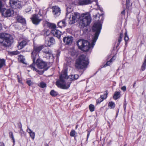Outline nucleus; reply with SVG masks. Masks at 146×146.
<instances>
[{"label":"nucleus","mask_w":146,"mask_h":146,"mask_svg":"<svg viewBox=\"0 0 146 146\" xmlns=\"http://www.w3.org/2000/svg\"><path fill=\"white\" fill-rule=\"evenodd\" d=\"M40 86L42 88L45 87L46 86V84L44 82H42L40 84Z\"/></svg>","instance_id":"obj_39"},{"label":"nucleus","mask_w":146,"mask_h":146,"mask_svg":"<svg viewBox=\"0 0 146 146\" xmlns=\"http://www.w3.org/2000/svg\"><path fill=\"white\" fill-rule=\"evenodd\" d=\"M102 24L99 22L95 23L92 27V31L95 32L94 35L92 37V40L91 44L87 41L80 39L78 40L77 44L79 48L84 52H87L91 48H93L98 38L102 29Z\"/></svg>","instance_id":"obj_1"},{"label":"nucleus","mask_w":146,"mask_h":146,"mask_svg":"<svg viewBox=\"0 0 146 146\" xmlns=\"http://www.w3.org/2000/svg\"><path fill=\"white\" fill-rule=\"evenodd\" d=\"M31 9V7H28L25 10V12L26 13H27L30 11Z\"/></svg>","instance_id":"obj_40"},{"label":"nucleus","mask_w":146,"mask_h":146,"mask_svg":"<svg viewBox=\"0 0 146 146\" xmlns=\"http://www.w3.org/2000/svg\"><path fill=\"white\" fill-rule=\"evenodd\" d=\"M89 108L90 111L91 112H92L94 110V106L92 104H90L89 106Z\"/></svg>","instance_id":"obj_35"},{"label":"nucleus","mask_w":146,"mask_h":146,"mask_svg":"<svg viewBox=\"0 0 146 146\" xmlns=\"http://www.w3.org/2000/svg\"><path fill=\"white\" fill-rule=\"evenodd\" d=\"M50 33L49 31H47L45 33H44L45 35H46L47 36Z\"/></svg>","instance_id":"obj_46"},{"label":"nucleus","mask_w":146,"mask_h":146,"mask_svg":"<svg viewBox=\"0 0 146 146\" xmlns=\"http://www.w3.org/2000/svg\"><path fill=\"white\" fill-rule=\"evenodd\" d=\"M1 13L5 17H9L13 15L14 12L11 9H5Z\"/></svg>","instance_id":"obj_9"},{"label":"nucleus","mask_w":146,"mask_h":146,"mask_svg":"<svg viewBox=\"0 0 146 146\" xmlns=\"http://www.w3.org/2000/svg\"><path fill=\"white\" fill-rule=\"evenodd\" d=\"M126 87L125 86H123L121 88V89L123 92H125L126 90Z\"/></svg>","instance_id":"obj_43"},{"label":"nucleus","mask_w":146,"mask_h":146,"mask_svg":"<svg viewBox=\"0 0 146 146\" xmlns=\"http://www.w3.org/2000/svg\"><path fill=\"white\" fill-rule=\"evenodd\" d=\"M44 45H41L39 46H34L33 50L31 53V57L33 60L32 64L29 67L33 70L38 72V70L35 67V60L38 57V53L43 48Z\"/></svg>","instance_id":"obj_3"},{"label":"nucleus","mask_w":146,"mask_h":146,"mask_svg":"<svg viewBox=\"0 0 146 146\" xmlns=\"http://www.w3.org/2000/svg\"><path fill=\"white\" fill-rule=\"evenodd\" d=\"M18 81L19 82H20L21 81L20 80H19V79H18Z\"/></svg>","instance_id":"obj_59"},{"label":"nucleus","mask_w":146,"mask_h":146,"mask_svg":"<svg viewBox=\"0 0 146 146\" xmlns=\"http://www.w3.org/2000/svg\"><path fill=\"white\" fill-rule=\"evenodd\" d=\"M72 19L69 22L70 24H72L76 22L80 17V14L77 12L72 13Z\"/></svg>","instance_id":"obj_8"},{"label":"nucleus","mask_w":146,"mask_h":146,"mask_svg":"<svg viewBox=\"0 0 146 146\" xmlns=\"http://www.w3.org/2000/svg\"><path fill=\"white\" fill-rule=\"evenodd\" d=\"M91 18L89 13H86L81 14L79 21V27L80 28L85 27L90 23Z\"/></svg>","instance_id":"obj_4"},{"label":"nucleus","mask_w":146,"mask_h":146,"mask_svg":"<svg viewBox=\"0 0 146 146\" xmlns=\"http://www.w3.org/2000/svg\"><path fill=\"white\" fill-rule=\"evenodd\" d=\"M52 12L55 17L59 16L61 13L60 8L57 6H54L52 7Z\"/></svg>","instance_id":"obj_11"},{"label":"nucleus","mask_w":146,"mask_h":146,"mask_svg":"<svg viewBox=\"0 0 146 146\" xmlns=\"http://www.w3.org/2000/svg\"><path fill=\"white\" fill-rule=\"evenodd\" d=\"M101 100L100 99L99 101H100Z\"/></svg>","instance_id":"obj_62"},{"label":"nucleus","mask_w":146,"mask_h":146,"mask_svg":"<svg viewBox=\"0 0 146 146\" xmlns=\"http://www.w3.org/2000/svg\"><path fill=\"white\" fill-rule=\"evenodd\" d=\"M67 13L66 14V16H67L72 11V9L70 7H67L66 8Z\"/></svg>","instance_id":"obj_31"},{"label":"nucleus","mask_w":146,"mask_h":146,"mask_svg":"<svg viewBox=\"0 0 146 146\" xmlns=\"http://www.w3.org/2000/svg\"><path fill=\"white\" fill-rule=\"evenodd\" d=\"M16 18L17 21L19 22L22 23L23 24H26V22L25 19L24 18H23L22 17L19 15H18L17 16Z\"/></svg>","instance_id":"obj_19"},{"label":"nucleus","mask_w":146,"mask_h":146,"mask_svg":"<svg viewBox=\"0 0 146 146\" xmlns=\"http://www.w3.org/2000/svg\"><path fill=\"white\" fill-rule=\"evenodd\" d=\"M45 146H48V145L47 144V143H46L45 144Z\"/></svg>","instance_id":"obj_56"},{"label":"nucleus","mask_w":146,"mask_h":146,"mask_svg":"<svg viewBox=\"0 0 146 146\" xmlns=\"http://www.w3.org/2000/svg\"><path fill=\"white\" fill-rule=\"evenodd\" d=\"M2 28V25L0 23V30H1Z\"/></svg>","instance_id":"obj_53"},{"label":"nucleus","mask_w":146,"mask_h":146,"mask_svg":"<svg viewBox=\"0 0 146 146\" xmlns=\"http://www.w3.org/2000/svg\"><path fill=\"white\" fill-rule=\"evenodd\" d=\"M70 18H71V17H69V19H70Z\"/></svg>","instance_id":"obj_60"},{"label":"nucleus","mask_w":146,"mask_h":146,"mask_svg":"<svg viewBox=\"0 0 146 146\" xmlns=\"http://www.w3.org/2000/svg\"><path fill=\"white\" fill-rule=\"evenodd\" d=\"M27 83L29 86H30L32 85V82L31 80H29L27 81Z\"/></svg>","instance_id":"obj_42"},{"label":"nucleus","mask_w":146,"mask_h":146,"mask_svg":"<svg viewBox=\"0 0 146 146\" xmlns=\"http://www.w3.org/2000/svg\"><path fill=\"white\" fill-rule=\"evenodd\" d=\"M120 92H115L113 96V98L114 99L116 100L118 99L120 97Z\"/></svg>","instance_id":"obj_27"},{"label":"nucleus","mask_w":146,"mask_h":146,"mask_svg":"<svg viewBox=\"0 0 146 146\" xmlns=\"http://www.w3.org/2000/svg\"><path fill=\"white\" fill-rule=\"evenodd\" d=\"M130 0H126V5L127 8L129 7V5Z\"/></svg>","instance_id":"obj_41"},{"label":"nucleus","mask_w":146,"mask_h":146,"mask_svg":"<svg viewBox=\"0 0 146 146\" xmlns=\"http://www.w3.org/2000/svg\"><path fill=\"white\" fill-rule=\"evenodd\" d=\"M50 94L52 96L55 97L58 95V93L54 90H52L50 91Z\"/></svg>","instance_id":"obj_32"},{"label":"nucleus","mask_w":146,"mask_h":146,"mask_svg":"<svg viewBox=\"0 0 146 146\" xmlns=\"http://www.w3.org/2000/svg\"><path fill=\"white\" fill-rule=\"evenodd\" d=\"M77 133L74 130H72L71 131L70 135L71 137H76Z\"/></svg>","instance_id":"obj_29"},{"label":"nucleus","mask_w":146,"mask_h":146,"mask_svg":"<svg viewBox=\"0 0 146 146\" xmlns=\"http://www.w3.org/2000/svg\"><path fill=\"white\" fill-rule=\"evenodd\" d=\"M11 53L13 55H16L19 54L20 52L17 50H16L11 52Z\"/></svg>","instance_id":"obj_38"},{"label":"nucleus","mask_w":146,"mask_h":146,"mask_svg":"<svg viewBox=\"0 0 146 146\" xmlns=\"http://www.w3.org/2000/svg\"><path fill=\"white\" fill-rule=\"evenodd\" d=\"M27 41L25 40H23L20 42H19L18 43L17 47L19 49H22L27 45Z\"/></svg>","instance_id":"obj_15"},{"label":"nucleus","mask_w":146,"mask_h":146,"mask_svg":"<svg viewBox=\"0 0 146 146\" xmlns=\"http://www.w3.org/2000/svg\"><path fill=\"white\" fill-rule=\"evenodd\" d=\"M19 133L21 136H24L25 135V132L23 131L22 128L20 129Z\"/></svg>","instance_id":"obj_36"},{"label":"nucleus","mask_w":146,"mask_h":146,"mask_svg":"<svg viewBox=\"0 0 146 146\" xmlns=\"http://www.w3.org/2000/svg\"><path fill=\"white\" fill-rule=\"evenodd\" d=\"M126 105H127V103L125 102L124 103V104H123V108H124V110L125 111L126 110Z\"/></svg>","instance_id":"obj_45"},{"label":"nucleus","mask_w":146,"mask_h":146,"mask_svg":"<svg viewBox=\"0 0 146 146\" xmlns=\"http://www.w3.org/2000/svg\"><path fill=\"white\" fill-rule=\"evenodd\" d=\"M4 2L3 0H0V12L1 13L5 8H4Z\"/></svg>","instance_id":"obj_23"},{"label":"nucleus","mask_w":146,"mask_h":146,"mask_svg":"<svg viewBox=\"0 0 146 146\" xmlns=\"http://www.w3.org/2000/svg\"><path fill=\"white\" fill-rule=\"evenodd\" d=\"M13 42L11 38L6 36L3 33L0 34V43L3 46H10Z\"/></svg>","instance_id":"obj_5"},{"label":"nucleus","mask_w":146,"mask_h":146,"mask_svg":"<svg viewBox=\"0 0 146 146\" xmlns=\"http://www.w3.org/2000/svg\"><path fill=\"white\" fill-rule=\"evenodd\" d=\"M66 25L65 20L63 19L60 21L58 23V26L59 27L62 28V27H65Z\"/></svg>","instance_id":"obj_18"},{"label":"nucleus","mask_w":146,"mask_h":146,"mask_svg":"<svg viewBox=\"0 0 146 146\" xmlns=\"http://www.w3.org/2000/svg\"><path fill=\"white\" fill-rule=\"evenodd\" d=\"M77 126H76V128H77Z\"/></svg>","instance_id":"obj_61"},{"label":"nucleus","mask_w":146,"mask_h":146,"mask_svg":"<svg viewBox=\"0 0 146 146\" xmlns=\"http://www.w3.org/2000/svg\"><path fill=\"white\" fill-rule=\"evenodd\" d=\"M5 65V59H0V70Z\"/></svg>","instance_id":"obj_26"},{"label":"nucleus","mask_w":146,"mask_h":146,"mask_svg":"<svg viewBox=\"0 0 146 146\" xmlns=\"http://www.w3.org/2000/svg\"><path fill=\"white\" fill-rule=\"evenodd\" d=\"M125 10H123L122 11L121 13L123 15L125 14Z\"/></svg>","instance_id":"obj_51"},{"label":"nucleus","mask_w":146,"mask_h":146,"mask_svg":"<svg viewBox=\"0 0 146 146\" xmlns=\"http://www.w3.org/2000/svg\"><path fill=\"white\" fill-rule=\"evenodd\" d=\"M52 27L53 28L55 29L56 27V26L55 25H53Z\"/></svg>","instance_id":"obj_54"},{"label":"nucleus","mask_w":146,"mask_h":146,"mask_svg":"<svg viewBox=\"0 0 146 146\" xmlns=\"http://www.w3.org/2000/svg\"><path fill=\"white\" fill-rule=\"evenodd\" d=\"M42 49H43L42 51L43 52L46 54H48L49 56L51 55V52L48 47L44 46V48Z\"/></svg>","instance_id":"obj_21"},{"label":"nucleus","mask_w":146,"mask_h":146,"mask_svg":"<svg viewBox=\"0 0 146 146\" xmlns=\"http://www.w3.org/2000/svg\"><path fill=\"white\" fill-rule=\"evenodd\" d=\"M63 40L66 44L68 45L72 43L73 40V38L71 36L65 37H64Z\"/></svg>","instance_id":"obj_13"},{"label":"nucleus","mask_w":146,"mask_h":146,"mask_svg":"<svg viewBox=\"0 0 146 146\" xmlns=\"http://www.w3.org/2000/svg\"><path fill=\"white\" fill-rule=\"evenodd\" d=\"M90 134V132H89V131L88 132V133L87 135V139H88V137H89Z\"/></svg>","instance_id":"obj_50"},{"label":"nucleus","mask_w":146,"mask_h":146,"mask_svg":"<svg viewBox=\"0 0 146 146\" xmlns=\"http://www.w3.org/2000/svg\"><path fill=\"white\" fill-rule=\"evenodd\" d=\"M120 43H119V42H118V43L117 44V45L116 47H117L119 45Z\"/></svg>","instance_id":"obj_55"},{"label":"nucleus","mask_w":146,"mask_h":146,"mask_svg":"<svg viewBox=\"0 0 146 146\" xmlns=\"http://www.w3.org/2000/svg\"><path fill=\"white\" fill-rule=\"evenodd\" d=\"M18 60L21 63L25 64V59L22 55H20L18 56Z\"/></svg>","instance_id":"obj_25"},{"label":"nucleus","mask_w":146,"mask_h":146,"mask_svg":"<svg viewBox=\"0 0 146 146\" xmlns=\"http://www.w3.org/2000/svg\"><path fill=\"white\" fill-rule=\"evenodd\" d=\"M73 77V78H70V80L71 81L76 80L78 78L79 76L78 74L71 75V77Z\"/></svg>","instance_id":"obj_33"},{"label":"nucleus","mask_w":146,"mask_h":146,"mask_svg":"<svg viewBox=\"0 0 146 146\" xmlns=\"http://www.w3.org/2000/svg\"><path fill=\"white\" fill-rule=\"evenodd\" d=\"M27 131L29 133L30 136L33 139H34L35 138V134L34 132H33L30 129L28 128L27 130Z\"/></svg>","instance_id":"obj_22"},{"label":"nucleus","mask_w":146,"mask_h":146,"mask_svg":"<svg viewBox=\"0 0 146 146\" xmlns=\"http://www.w3.org/2000/svg\"><path fill=\"white\" fill-rule=\"evenodd\" d=\"M136 84V82H135L133 85V88H135Z\"/></svg>","instance_id":"obj_52"},{"label":"nucleus","mask_w":146,"mask_h":146,"mask_svg":"<svg viewBox=\"0 0 146 146\" xmlns=\"http://www.w3.org/2000/svg\"><path fill=\"white\" fill-rule=\"evenodd\" d=\"M35 63L37 67L40 69L44 68L47 66V64L45 62L39 59H37L36 62L35 63Z\"/></svg>","instance_id":"obj_10"},{"label":"nucleus","mask_w":146,"mask_h":146,"mask_svg":"<svg viewBox=\"0 0 146 146\" xmlns=\"http://www.w3.org/2000/svg\"><path fill=\"white\" fill-rule=\"evenodd\" d=\"M122 38H119L118 39V42H119V43H120L121 41Z\"/></svg>","instance_id":"obj_48"},{"label":"nucleus","mask_w":146,"mask_h":146,"mask_svg":"<svg viewBox=\"0 0 146 146\" xmlns=\"http://www.w3.org/2000/svg\"><path fill=\"white\" fill-rule=\"evenodd\" d=\"M122 37H123L122 33H120V36H119V38H121L122 39Z\"/></svg>","instance_id":"obj_49"},{"label":"nucleus","mask_w":146,"mask_h":146,"mask_svg":"<svg viewBox=\"0 0 146 146\" xmlns=\"http://www.w3.org/2000/svg\"><path fill=\"white\" fill-rule=\"evenodd\" d=\"M124 146H126V145H125Z\"/></svg>","instance_id":"obj_63"},{"label":"nucleus","mask_w":146,"mask_h":146,"mask_svg":"<svg viewBox=\"0 0 146 146\" xmlns=\"http://www.w3.org/2000/svg\"><path fill=\"white\" fill-rule=\"evenodd\" d=\"M89 60L86 55L82 54L76 60L75 67L79 69H86L89 64Z\"/></svg>","instance_id":"obj_2"},{"label":"nucleus","mask_w":146,"mask_h":146,"mask_svg":"<svg viewBox=\"0 0 146 146\" xmlns=\"http://www.w3.org/2000/svg\"><path fill=\"white\" fill-rule=\"evenodd\" d=\"M31 20L33 23L35 25H38L41 20L39 18V17L38 15H33L31 18Z\"/></svg>","instance_id":"obj_12"},{"label":"nucleus","mask_w":146,"mask_h":146,"mask_svg":"<svg viewBox=\"0 0 146 146\" xmlns=\"http://www.w3.org/2000/svg\"><path fill=\"white\" fill-rule=\"evenodd\" d=\"M129 38L128 36H127V33L126 32L125 33V37H124V39L125 40V44H126L127 43V42H126L127 41V40H129Z\"/></svg>","instance_id":"obj_37"},{"label":"nucleus","mask_w":146,"mask_h":146,"mask_svg":"<svg viewBox=\"0 0 146 146\" xmlns=\"http://www.w3.org/2000/svg\"><path fill=\"white\" fill-rule=\"evenodd\" d=\"M69 78L70 79V78H73V77H71V76H69Z\"/></svg>","instance_id":"obj_57"},{"label":"nucleus","mask_w":146,"mask_h":146,"mask_svg":"<svg viewBox=\"0 0 146 146\" xmlns=\"http://www.w3.org/2000/svg\"><path fill=\"white\" fill-rule=\"evenodd\" d=\"M11 6L16 9H19L22 7V3L18 0H10Z\"/></svg>","instance_id":"obj_7"},{"label":"nucleus","mask_w":146,"mask_h":146,"mask_svg":"<svg viewBox=\"0 0 146 146\" xmlns=\"http://www.w3.org/2000/svg\"><path fill=\"white\" fill-rule=\"evenodd\" d=\"M78 4L79 5H86L91 4L92 1L91 0H78Z\"/></svg>","instance_id":"obj_16"},{"label":"nucleus","mask_w":146,"mask_h":146,"mask_svg":"<svg viewBox=\"0 0 146 146\" xmlns=\"http://www.w3.org/2000/svg\"><path fill=\"white\" fill-rule=\"evenodd\" d=\"M51 33L53 35L58 38H60L61 35V32L56 29H54L51 31Z\"/></svg>","instance_id":"obj_14"},{"label":"nucleus","mask_w":146,"mask_h":146,"mask_svg":"<svg viewBox=\"0 0 146 146\" xmlns=\"http://www.w3.org/2000/svg\"><path fill=\"white\" fill-rule=\"evenodd\" d=\"M96 4L98 6V7L99 6V5H98V2H97L96 3Z\"/></svg>","instance_id":"obj_58"},{"label":"nucleus","mask_w":146,"mask_h":146,"mask_svg":"<svg viewBox=\"0 0 146 146\" xmlns=\"http://www.w3.org/2000/svg\"><path fill=\"white\" fill-rule=\"evenodd\" d=\"M105 94L102 95H101L100 98H99L97 101V102L98 103H100L104 99H105L107 97V96L108 94V93L107 91L105 92Z\"/></svg>","instance_id":"obj_17"},{"label":"nucleus","mask_w":146,"mask_h":146,"mask_svg":"<svg viewBox=\"0 0 146 146\" xmlns=\"http://www.w3.org/2000/svg\"><path fill=\"white\" fill-rule=\"evenodd\" d=\"M67 70H64L62 74L60 76V77L62 76V78L64 79L65 78H68V76H67Z\"/></svg>","instance_id":"obj_24"},{"label":"nucleus","mask_w":146,"mask_h":146,"mask_svg":"<svg viewBox=\"0 0 146 146\" xmlns=\"http://www.w3.org/2000/svg\"><path fill=\"white\" fill-rule=\"evenodd\" d=\"M115 56H113L109 61L107 62L106 64H104L103 66L104 67H105L108 66L110 65L112 61L113 60H115Z\"/></svg>","instance_id":"obj_28"},{"label":"nucleus","mask_w":146,"mask_h":146,"mask_svg":"<svg viewBox=\"0 0 146 146\" xmlns=\"http://www.w3.org/2000/svg\"><path fill=\"white\" fill-rule=\"evenodd\" d=\"M115 106L114 103L112 102H110L108 104V106L110 107L111 108H113Z\"/></svg>","instance_id":"obj_34"},{"label":"nucleus","mask_w":146,"mask_h":146,"mask_svg":"<svg viewBox=\"0 0 146 146\" xmlns=\"http://www.w3.org/2000/svg\"><path fill=\"white\" fill-rule=\"evenodd\" d=\"M9 137L12 139L14 144L15 141V139L13 136V132L11 131H10L9 132Z\"/></svg>","instance_id":"obj_30"},{"label":"nucleus","mask_w":146,"mask_h":146,"mask_svg":"<svg viewBox=\"0 0 146 146\" xmlns=\"http://www.w3.org/2000/svg\"><path fill=\"white\" fill-rule=\"evenodd\" d=\"M71 83V82L66 83L65 80L61 76L60 77L59 80L56 81V85L58 88H60L67 89L70 87Z\"/></svg>","instance_id":"obj_6"},{"label":"nucleus","mask_w":146,"mask_h":146,"mask_svg":"<svg viewBox=\"0 0 146 146\" xmlns=\"http://www.w3.org/2000/svg\"><path fill=\"white\" fill-rule=\"evenodd\" d=\"M0 146H5V145L3 142H0Z\"/></svg>","instance_id":"obj_47"},{"label":"nucleus","mask_w":146,"mask_h":146,"mask_svg":"<svg viewBox=\"0 0 146 146\" xmlns=\"http://www.w3.org/2000/svg\"><path fill=\"white\" fill-rule=\"evenodd\" d=\"M18 127L20 129H22V125L21 123H19L18 124Z\"/></svg>","instance_id":"obj_44"},{"label":"nucleus","mask_w":146,"mask_h":146,"mask_svg":"<svg viewBox=\"0 0 146 146\" xmlns=\"http://www.w3.org/2000/svg\"><path fill=\"white\" fill-rule=\"evenodd\" d=\"M55 43V40L53 37H49V40L48 41L47 44L48 46H50L51 45L54 44Z\"/></svg>","instance_id":"obj_20"}]
</instances>
